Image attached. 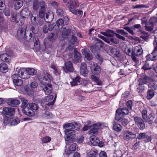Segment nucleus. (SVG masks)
<instances>
[{
    "label": "nucleus",
    "mask_w": 157,
    "mask_h": 157,
    "mask_svg": "<svg viewBox=\"0 0 157 157\" xmlns=\"http://www.w3.org/2000/svg\"><path fill=\"white\" fill-rule=\"evenodd\" d=\"M18 76L16 74H13L12 76L13 81L14 84L17 86H21L23 84V81L18 77Z\"/></svg>",
    "instance_id": "obj_14"
},
{
    "label": "nucleus",
    "mask_w": 157,
    "mask_h": 157,
    "mask_svg": "<svg viewBox=\"0 0 157 157\" xmlns=\"http://www.w3.org/2000/svg\"><path fill=\"white\" fill-rule=\"evenodd\" d=\"M63 24L64 21L63 19L62 18H60L57 21L56 24L55 25V26H57L58 29H59L60 26L63 27Z\"/></svg>",
    "instance_id": "obj_40"
},
{
    "label": "nucleus",
    "mask_w": 157,
    "mask_h": 157,
    "mask_svg": "<svg viewBox=\"0 0 157 157\" xmlns=\"http://www.w3.org/2000/svg\"><path fill=\"white\" fill-rule=\"evenodd\" d=\"M91 78L98 85H101L102 82L96 76L92 75L91 76Z\"/></svg>",
    "instance_id": "obj_38"
},
{
    "label": "nucleus",
    "mask_w": 157,
    "mask_h": 157,
    "mask_svg": "<svg viewBox=\"0 0 157 157\" xmlns=\"http://www.w3.org/2000/svg\"><path fill=\"white\" fill-rule=\"evenodd\" d=\"M2 113L4 115L11 116L15 113V109L14 108L5 107L3 108Z\"/></svg>",
    "instance_id": "obj_12"
},
{
    "label": "nucleus",
    "mask_w": 157,
    "mask_h": 157,
    "mask_svg": "<svg viewBox=\"0 0 157 157\" xmlns=\"http://www.w3.org/2000/svg\"><path fill=\"white\" fill-rule=\"evenodd\" d=\"M25 90L27 94L29 96L33 94V90L32 89H30L29 87H26Z\"/></svg>",
    "instance_id": "obj_63"
},
{
    "label": "nucleus",
    "mask_w": 157,
    "mask_h": 157,
    "mask_svg": "<svg viewBox=\"0 0 157 157\" xmlns=\"http://www.w3.org/2000/svg\"><path fill=\"white\" fill-rule=\"evenodd\" d=\"M21 100L22 102L21 109L28 107V105L29 104L27 100L24 98H21Z\"/></svg>",
    "instance_id": "obj_35"
},
{
    "label": "nucleus",
    "mask_w": 157,
    "mask_h": 157,
    "mask_svg": "<svg viewBox=\"0 0 157 157\" xmlns=\"http://www.w3.org/2000/svg\"><path fill=\"white\" fill-rule=\"evenodd\" d=\"M11 121L10 124L11 125H15L18 124L20 122V120L18 119H15Z\"/></svg>",
    "instance_id": "obj_58"
},
{
    "label": "nucleus",
    "mask_w": 157,
    "mask_h": 157,
    "mask_svg": "<svg viewBox=\"0 0 157 157\" xmlns=\"http://www.w3.org/2000/svg\"><path fill=\"white\" fill-rule=\"evenodd\" d=\"M71 0H70L68 3L66 4V6L72 12V11H74L73 10L75 9L74 8L72 4L71 3Z\"/></svg>",
    "instance_id": "obj_49"
},
{
    "label": "nucleus",
    "mask_w": 157,
    "mask_h": 157,
    "mask_svg": "<svg viewBox=\"0 0 157 157\" xmlns=\"http://www.w3.org/2000/svg\"><path fill=\"white\" fill-rule=\"evenodd\" d=\"M70 124L71 128L66 129L65 131V133L67 135L66 137H65V140L67 141L66 143L67 144H68L69 142H73L74 140L75 136V131L72 129L75 128V126L72 123H70Z\"/></svg>",
    "instance_id": "obj_2"
},
{
    "label": "nucleus",
    "mask_w": 157,
    "mask_h": 157,
    "mask_svg": "<svg viewBox=\"0 0 157 157\" xmlns=\"http://www.w3.org/2000/svg\"><path fill=\"white\" fill-rule=\"evenodd\" d=\"M143 53V50L140 46H136L132 51V54L136 55V57H138Z\"/></svg>",
    "instance_id": "obj_16"
},
{
    "label": "nucleus",
    "mask_w": 157,
    "mask_h": 157,
    "mask_svg": "<svg viewBox=\"0 0 157 157\" xmlns=\"http://www.w3.org/2000/svg\"><path fill=\"white\" fill-rule=\"evenodd\" d=\"M56 13L58 16H62L64 15L65 12L62 9L59 8L57 10Z\"/></svg>",
    "instance_id": "obj_51"
},
{
    "label": "nucleus",
    "mask_w": 157,
    "mask_h": 157,
    "mask_svg": "<svg viewBox=\"0 0 157 157\" xmlns=\"http://www.w3.org/2000/svg\"><path fill=\"white\" fill-rule=\"evenodd\" d=\"M90 141L94 145H96L99 143V140L98 139L95 137L91 138L90 139Z\"/></svg>",
    "instance_id": "obj_44"
},
{
    "label": "nucleus",
    "mask_w": 157,
    "mask_h": 157,
    "mask_svg": "<svg viewBox=\"0 0 157 157\" xmlns=\"http://www.w3.org/2000/svg\"><path fill=\"white\" fill-rule=\"evenodd\" d=\"M29 106L31 109L35 110H37L39 108L38 105L34 103H29Z\"/></svg>",
    "instance_id": "obj_43"
},
{
    "label": "nucleus",
    "mask_w": 157,
    "mask_h": 157,
    "mask_svg": "<svg viewBox=\"0 0 157 157\" xmlns=\"http://www.w3.org/2000/svg\"><path fill=\"white\" fill-rule=\"evenodd\" d=\"M24 18H23L22 17V18H20L17 22V24L21 26L24 23Z\"/></svg>",
    "instance_id": "obj_64"
},
{
    "label": "nucleus",
    "mask_w": 157,
    "mask_h": 157,
    "mask_svg": "<svg viewBox=\"0 0 157 157\" xmlns=\"http://www.w3.org/2000/svg\"><path fill=\"white\" fill-rule=\"evenodd\" d=\"M80 79L81 78L79 76H77L71 82V86H74L78 85L80 82Z\"/></svg>",
    "instance_id": "obj_30"
},
{
    "label": "nucleus",
    "mask_w": 157,
    "mask_h": 157,
    "mask_svg": "<svg viewBox=\"0 0 157 157\" xmlns=\"http://www.w3.org/2000/svg\"><path fill=\"white\" fill-rule=\"evenodd\" d=\"M157 48L155 47L153 52L150 54L147 55L146 56V59L147 60H154L157 58Z\"/></svg>",
    "instance_id": "obj_15"
},
{
    "label": "nucleus",
    "mask_w": 157,
    "mask_h": 157,
    "mask_svg": "<svg viewBox=\"0 0 157 157\" xmlns=\"http://www.w3.org/2000/svg\"><path fill=\"white\" fill-rule=\"evenodd\" d=\"M77 37L75 36L72 35L70 40V42L71 43L74 44L75 43L77 42Z\"/></svg>",
    "instance_id": "obj_60"
},
{
    "label": "nucleus",
    "mask_w": 157,
    "mask_h": 157,
    "mask_svg": "<svg viewBox=\"0 0 157 157\" xmlns=\"http://www.w3.org/2000/svg\"><path fill=\"white\" fill-rule=\"evenodd\" d=\"M116 32L119 34L127 36L128 34V33L125 32L124 30L122 29H117L116 30Z\"/></svg>",
    "instance_id": "obj_47"
},
{
    "label": "nucleus",
    "mask_w": 157,
    "mask_h": 157,
    "mask_svg": "<svg viewBox=\"0 0 157 157\" xmlns=\"http://www.w3.org/2000/svg\"><path fill=\"white\" fill-rule=\"evenodd\" d=\"M123 136L124 139L126 141H129L136 138V135L131 131L126 130L124 131Z\"/></svg>",
    "instance_id": "obj_4"
},
{
    "label": "nucleus",
    "mask_w": 157,
    "mask_h": 157,
    "mask_svg": "<svg viewBox=\"0 0 157 157\" xmlns=\"http://www.w3.org/2000/svg\"><path fill=\"white\" fill-rule=\"evenodd\" d=\"M43 116L44 118L49 119L53 117V115L49 112L47 111L43 114Z\"/></svg>",
    "instance_id": "obj_37"
},
{
    "label": "nucleus",
    "mask_w": 157,
    "mask_h": 157,
    "mask_svg": "<svg viewBox=\"0 0 157 157\" xmlns=\"http://www.w3.org/2000/svg\"><path fill=\"white\" fill-rule=\"evenodd\" d=\"M6 102L8 105L13 106L20 104L21 102L20 100L15 98L8 99L6 100Z\"/></svg>",
    "instance_id": "obj_19"
},
{
    "label": "nucleus",
    "mask_w": 157,
    "mask_h": 157,
    "mask_svg": "<svg viewBox=\"0 0 157 157\" xmlns=\"http://www.w3.org/2000/svg\"><path fill=\"white\" fill-rule=\"evenodd\" d=\"M101 124L100 123L95 124L92 126H90V130L88 132L89 135H96L98 133V129L101 127Z\"/></svg>",
    "instance_id": "obj_7"
},
{
    "label": "nucleus",
    "mask_w": 157,
    "mask_h": 157,
    "mask_svg": "<svg viewBox=\"0 0 157 157\" xmlns=\"http://www.w3.org/2000/svg\"><path fill=\"white\" fill-rule=\"evenodd\" d=\"M45 2L42 0H34L33 2V10L37 11L39 9L46 5Z\"/></svg>",
    "instance_id": "obj_6"
},
{
    "label": "nucleus",
    "mask_w": 157,
    "mask_h": 157,
    "mask_svg": "<svg viewBox=\"0 0 157 157\" xmlns=\"http://www.w3.org/2000/svg\"><path fill=\"white\" fill-rule=\"evenodd\" d=\"M95 40L96 41L95 44H96L97 43V45H99L100 48H101L102 45L104 44L103 42L101 40L97 38L95 39Z\"/></svg>",
    "instance_id": "obj_53"
},
{
    "label": "nucleus",
    "mask_w": 157,
    "mask_h": 157,
    "mask_svg": "<svg viewBox=\"0 0 157 157\" xmlns=\"http://www.w3.org/2000/svg\"><path fill=\"white\" fill-rule=\"evenodd\" d=\"M27 25H24L19 28L17 31V35L20 39L25 38L27 41L30 42L33 41L34 45H37L39 43V39L37 36H33L31 32H30L29 36H26Z\"/></svg>",
    "instance_id": "obj_1"
},
{
    "label": "nucleus",
    "mask_w": 157,
    "mask_h": 157,
    "mask_svg": "<svg viewBox=\"0 0 157 157\" xmlns=\"http://www.w3.org/2000/svg\"><path fill=\"white\" fill-rule=\"evenodd\" d=\"M152 79L146 75H144L139 80L141 84H146L151 82Z\"/></svg>",
    "instance_id": "obj_25"
},
{
    "label": "nucleus",
    "mask_w": 157,
    "mask_h": 157,
    "mask_svg": "<svg viewBox=\"0 0 157 157\" xmlns=\"http://www.w3.org/2000/svg\"><path fill=\"white\" fill-rule=\"evenodd\" d=\"M91 69L92 72L95 74H98L101 71V68L96 63H94L93 65L91 67Z\"/></svg>",
    "instance_id": "obj_23"
},
{
    "label": "nucleus",
    "mask_w": 157,
    "mask_h": 157,
    "mask_svg": "<svg viewBox=\"0 0 157 157\" xmlns=\"http://www.w3.org/2000/svg\"><path fill=\"white\" fill-rule=\"evenodd\" d=\"M106 32L107 33V36L109 37H112L114 36L113 34L116 33L113 30H111L109 29L106 30Z\"/></svg>",
    "instance_id": "obj_52"
},
{
    "label": "nucleus",
    "mask_w": 157,
    "mask_h": 157,
    "mask_svg": "<svg viewBox=\"0 0 157 157\" xmlns=\"http://www.w3.org/2000/svg\"><path fill=\"white\" fill-rule=\"evenodd\" d=\"M151 68V66L149 64V63L147 61H146L145 63L142 67V69L145 71L148 70Z\"/></svg>",
    "instance_id": "obj_39"
},
{
    "label": "nucleus",
    "mask_w": 157,
    "mask_h": 157,
    "mask_svg": "<svg viewBox=\"0 0 157 157\" xmlns=\"http://www.w3.org/2000/svg\"><path fill=\"white\" fill-rule=\"evenodd\" d=\"M74 11H72V13L74 14H78L79 16L81 17L83 14V12L80 10H75V9L74 10Z\"/></svg>",
    "instance_id": "obj_55"
},
{
    "label": "nucleus",
    "mask_w": 157,
    "mask_h": 157,
    "mask_svg": "<svg viewBox=\"0 0 157 157\" xmlns=\"http://www.w3.org/2000/svg\"><path fill=\"white\" fill-rule=\"evenodd\" d=\"M141 114L142 118L144 121H147V111L145 109H143L141 112Z\"/></svg>",
    "instance_id": "obj_50"
},
{
    "label": "nucleus",
    "mask_w": 157,
    "mask_h": 157,
    "mask_svg": "<svg viewBox=\"0 0 157 157\" xmlns=\"http://www.w3.org/2000/svg\"><path fill=\"white\" fill-rule=\"evenodd\" d=\"M37 78L40 82L42 84V86L50 83L51 80L48 75L45 74L42 75L39 74Z\"/></svg>",
    "instance_id": "obj_5"
},
{
    "label": "nucleus",
    "mask_w": 157,
    "mask_h": 157,
    "mask_svg": "<svg viewBox=\"0 0 157 157\" xmlns=\"http://www.w3.org/2000/svg\"><path fill=\"white\" fill-rule=\"evenodd\" d=\"M23 2L21 0L16 1L14 4L13 8L15 10H18L23 6Z\"/></svg>",
    "instance_id": "obj_28"
},
{
    "label": "nucleus",
    "mask_w": 157,
    "mask_h": 157,
    "mask_svg": "<svg viewBox=\"0 0 157 157\" xmlns=\"http://www.w3.org/2000/svg\"><path fill=\"white\" fill-rule=\"evenodd\" d=\"M148 85L149 87L151 88V90H155L157 87V86L153 82H150V83Z\"/></svg>",
    "instance_id": "obj_56"
},
{
    "label": "nucleus",
    "mask_w": 157,
    "mask_h": 157,
    "mask_svg": "<svg viewBox=\"0 0 157 157\" xmlns=\"http://www.w3.org/2000/svg\"><path fill=\"white\" fill-rule=\"evenodd\" d=\"M20 14L22 17L28 18L30 14V12L28 8H25L21 11Z\"/></svg>",
    "instance_id": "obj_24"
},
{
    "label": "nucleus",
    "mask_w": 157,
    "mask_h": 157,
    "mask_svg": "<svg viewBox=\"0 0 157 157\" xmlns=\"http://www.w3.org/2000/svg\"><path fill=\"white\" fill-rule=\"evenodd\" d=\"M129 110L126 107L117 109L116 111L115 119L118 121H120L123 115L128 114L129 113Z\"/></svg>",
    "instance_id": "obj_3"
},
{
    "label": "nucleus",
    "mask_w": 157,
    "mask_h": 157,
    "mask_svg": "<svg viewBox=\"0 0 157 157\" xmlns=\"http://www.w3.org/2000/svg\"><path fill=\"white\" fill-rule=\"evenodd\" d=\"M155 118V117L154 114L152 113H150L147 117V121H144L145 122L148 121L149 124H152L153 122V120Z\"/></svg>",
    "instance_id": "obj_31"
},
{
    "label": "nucleus",
    "mask_w": 157,
    "mask_h": 157,
    "mask_svg": "<svg viewBox=\"0 0 157 157\" xmlns=\"http://www.w3.org/2000/svg\"><path fill=\"white\" fill-rule=\"evenodd\" d=\"M77 144L75 143L72 144L70 146L69 149H68L65 150V153L64 154H66L67 155H70L73 151H74L76 150Z\"/></svg>",
    "instance_id": "obj_22"
},
{
    "label": "nucleus",
    "mask_w": 157,
    "mask_h": 157,
    "mask_svg": "<svg viewBox=\"0 0 157 157\" xmlns=\"http://www.w3.org/2000/svg\"><path fill=\"white\" fill-rule=\"evenodd\" d=\"M27 69L30 76L31 75H35L37 73V71L34 68H28Z\"/></svg>",
    "instance_id": "obj_41"
},
{
    "label": "nucleus",
    "mask_w": 157,
    "mask_h": 157,
    "mask_svg": "<svg viewBox=\"0 0 157 157\" xmlns=\"http://www.w3.org/2000/svg\"><path fill=\"white\" fill-rule=\"evenodd\" d=\"M10 57L7 54L5 53L0 55V58L3 61L8 62L10 60Z\"/></svg>",
    "instance_id": "obj_29"
},
{
    "label": "nucleus",
    "mask_w": 157,
    "mask_h": 157,
    "mask_svg": "<svg viewBox=\"0 0 157 157\" xmlns=\"http://www.w3.org/2000/svg\"><path fill=\"white\" fill-rule=\"evenodd\" d=\"M56 98V94L54 98L53 99V96L50 95L48 96H47L45 99V101L48 103H45V107L47 109H49V106L53 105L55 101Z\"/></svg>",
    "instance_id": "obj_9"
},
{
    "label": "nucleus",
    "mask_w": 157,
    "mask_h": 157,
    "mask_svg": "<svg viewBox=\"0 0 157 157\" xmlns=\"http://www.w3.org/2000/svg\"><path fill=\"white\" fill-rule=\"evenodd\" d=\"M63 70L66 72H72L74 70L71 61H68L64 63V66L63 67Z\"/></svg>",
    "instance_id": "obj_13"
},
{
    "label": "nucleus",
    "mask_w": 157,
    "mask_h": 157,
    "mask_svg": "<svg viewBox=\"0 0 157 157\" xmlns=\"http://www.w3.org/2000/svg\"><path fill=\"white\" fill-rule=\"evenodd\" d=\"M100 48L99 45L96 44H95L94 45H92L90 47V51L94 53L97 54L100 51Z\"/></svg>",
    "instance_id": "obj_27"
},
{
    "label": "nucleus",
    "mask_w": 157,
    "mask_h": 157,
    "mask_svg": "<svg viewBox=\"0 0 157 157\" xmlns=\"http://www.w3.org/2000/svg\"><path fill=\"white\" fill-rule=\"evenodd\" d=\"M53 18L51 15H49L47 13L46 15L45 18H44V20L45 22L48 23L50 22L52 20Z\"/></svg>",
    "instance_id": "obj_48"
},
{
    "label": "nucleus",
    "mask_w": 157,
    "mask_h": 157,
    "mask_svg": "<svg viewBox=\"0 0 157 157\" xmlns=\"http://www.w3.org/2000/svg\"><path fill=\"white\" fill-rule=\"evenodd\" d=\"M0 71L3 73L7 71V67L5 63H3L0 64Z\"/></svg>",
    "instance_id": "obj_34"
},
{
    "label": "nucleus",
    "mask_w": 157,
    "mask_h": 157,
    "mask_svg": "<svg viewBox=\"0 0 157 157\" xmlns=\"http://www.w3.org/2000/svg\"><path fill=\"white\" fill-rule=\"evenodd\" d=\"M113 129L116 132H120L122 129V127L120 124L115 123L113 124Z\"/></svg>",
    "instance_id": "obj_32"
},
{
    "label": "nucleus",
    "mask_w": 157,
    "mask_h": 157,
    "mask_svg": "<svg viewBox=\"0 0 157 157\" xmlns=\"http://www.w3.org/2000/svg\"><path fill=\"white\" fill-rule=\"evenodd\" d=\"M127 106L128 108L131 110L133 106L132 102V100H129L127 101L126 103Z\"/></svg>",
    "instance_id": "obj_62"
},
{
    "label": "nucleus",
    "mask_w": 157,
    "mask_h": 157,
    "mask_svg": "<svg viewBox=\"0 0 157 157\" xmlns=\"http://www.w3.org/2000/svg\"><path fill=\"white\" fill-rule=\"evenodd\" d=\"M147 8V7L144 5L143 4H141V5H139L137 4L135 6H132V8L133 9H137V8H139V9H141L143 8Z\"/></svg>",
    "instance_id": "obj_54"
},
{
    "label": "nucleus",
    "mask_w": 157,
    "mask_h": 157,
    "mask_svg": "<svg viewBox=\"0 0 157 157\" xmlns=\"http://www.w3.org/2000/svg\"><path fill=\"white\" fill-rule=\"evenodd\" d=\"M149 35L147 32L142 31L141 33V34L140 37L145 41H146L149 38Z\"/></svg>",
    "instance_id": "obj_36"
},
{
    "label": "nucleus",
    "mask_w": 157,
    "mask_h": 157,
    "mask_svg": "<svg viewBox=\"0 0 157 157\" xmlns=\"http://www.w3.org/2000/svg\"><path fill=\"white\" fill-rule=\"evenodd\" d=\"M74 57L73 59V62L75 63H78L81 61V54L77 51V48L74 49Z\"/></svg>",
    "instance_id": "obj_20"
},
{
    "label": "nucleus",
    "mask_w": 157,
    "mask_h": 157,
    "mask_svg": "<svg viewBox=\"0 0 157 157\" xmlns=\"http://www.w3.org/2000/svg\"><path fill=\"white\" fill-rule=\"evenodd\" d=\"M98 153V151L96 150L90 151L87 153V155L89 157H96V155Z\"/></svg>",
    "instance_id": "obj_42"
},
{
    "label": "nucleus",
    "mask_w": 157,
    "mask_h": 157,
    "mask_svg": "<svg viewBox=\"0 0 157 157\" xmlns=\"http://www.w3.org/2000/svg\"><path fill=\"white\" fill-rule=\"evenodd\" d=\"M71 32V30L70 29L63 28V30L62 31V37L64 38H68Z\"/></svg>",
    "instance_id": "obj_26"
},
{
    "label": "nucleus",
    "mask_w": 157,
    "mask_h": 157,
    "mask_svg": "<svg viewBox=\"0 0 157 157\" xmlns=\"http://www.w3.org/2000/svg\"><path fill=\"white\" fill-rule=\"evenodd\" d=\"M18 75L21 78L24 79H28L30 77L29 75L27 68H22L20 69L18 72Z\"/></svg>",
    "instance_id": "obj_10"
},
{
    "label": "nucleus",
    "mask_w": 157,
    "mask_h": 157,
    "mask_svg": "<svg viewBox=\"0 0 157 157\" xmlns=\"http://www.w3.org/2000/svg\"><path fill=\"white\" fill-rule=\"evenodd\" d=\"M5 3L4 1H0V13H2L4 11Z\"/></svg>",
    "instance_id": "obj_46"
},
{
    "label": "nucleus",
    "mask_w": 157,
    "mask_h": 157,
    "mask_svg": "<svg viewBox=\"0 0 157 157\" xmlns=\"http://www.w3.org/2000/svg\"><path fill=\"white\" fill-rule=\"evenodd\" d=\"M119 121V122H121L122 125L124 126L127 125L128 123V120L125 118L122 119L120 121Z\"/></svg>",
    "instance_id": "obj_61"
},
{
    "label": "nucleus",
    "mask_w": 157,
    "mask_h": 157,
    "mask_svg": "<svg viewBox=\"0 0 157 157\" xmlns=\"http://www.w3.org/2000/svg\"><path fill=\"white\" fill-rule=\"evenodd\" d=\"M51 140V138L49 136H46L43 137L41 140L42 142L44 143H46L49 142Z\"/></svg>",
    "instance_id": "obj_57"
},
{
    "label": "nucleus",
    "mask_w": 157,
    "mask_h": 157,
    "mask_svg": "<svg viewBox=\"0 0 157 157\" xmlns=\"http://www.w3.org/2000/svg\"><path fill=\"white\" fill-rule=\"evenodd\" d=\"M157 19L155 17H151L148 21L149 25L147 24L146 30L151 31L153 29V26L155 23L157 22Z\"/></svg>",
    "instance_id": "obj_11"
},
{
    "label": "nucleus",
    "mask_w": 157,
    "mask_h": 157,
    "mask_svg": "<svg viewBox=\"0 0 157 157\" xmlns=\"http://www.w3.org/2000/svg\"><path fill=\"white\" fill-rule=\"evenodd\" d=\"M47 8V5H46L42 8H40L38 14L37 16L39 17L40 18H43L44 16L47 13L46 12V10Z\"/></svg>",
    "instance_id": "obj_21"
},
{
    "label": "nucleus",
    "mask_w": 157,
    "mask_h": 157,
    "mask_svg": "<svg viewBox=\"0 0 157 157\" xmlns=\"http://www.w3.org/2000/svg\"><path fill=\"white\" fill-rule=\"evenodd\" d=\"M134 121L136 124L141 130H143L145 128V124L144 120L139 117H134Z\"/></svg>",
    "instance_id": "obj_8"
},
{
    "label": "nucleus",
    "mask_w": 157,
    "mask_h": 157,
    "mask_svg": "<svg viewBox=\"0 0 157 157\" xmlns=\"http://www.w3.org/2000/svg\"><path fill=\"white\" fill-rule=\"evenodd\" d=\"M82 52L85 57L87 60H91L93 59V56L88 50L83 49H82Z\"/></svg>",
    "instance_id": "obj_18"
},
{
    "label": "nucleus",
    "mask_w": 157,
    "mask_h": 157,
    "mask_svg": "<svg viewBox=\"0 0 157 157\" xmlns=\"http://www.w3.org/2000/svg\"><path fill=\"white\" fill-rule=\"evenodd\" d=\"M123 29L127 31L131 34L134 35V32L133 31V30H134V29L132 27H129L128 26L124 27H123Z\"/></svg>",
    "instance_id": "obj_45"
},
{
    "label": "nucleus",
    "mask_w": 157,
    "mask_h": 157,
    "mask_svg": "<svg viewBox=\"0 0 157 157\" xmlns=\"http://www.w3.org/2000/svg\"><path fill=\"white\" fill-rule=\"evenodd\" d=\"M41 87L46 94L48 95L52 93L53 89L52 86V85L50 83L45 85L42 86Z\"/></svg>",
    "instance_id": "obj_17"
},
{
    "label": "nucleus",
    "mask_w": 157,
    "mask_h": 157,
    "mask_svg": "<svg viewBox=\"0 0 157 157\" xmlns=\"http://www.w3.org/2000/svg\"><path fill=\"white\" fill-rule=\"evenodd\" d=\"M42 18H38L37 22L36 23V24L37 26H41L43 25L44 23V21Z\"/></svg>",
    "instance_id": "obj_59"
},
{
    "label": "nucleus",
    "mask_w": 157,
    "mask_h": 157,
    "mask_svg": "<svg viewBox=\"0 0 157 157\" xmlns=\"http://www.w3.org/2000/svg\"><path fill=\"white\" fill-rule=\"evenodd\" d=\"M154 92L153 90H148L147 93L146 98L148 100L151 99L154 96Z\"/></svg>",
    "instance_id": "obj_33"
}]
</instances>
